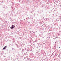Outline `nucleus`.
Masks as SVG:
<instances>
[{"label":"nucleus","instance_id":"obj_1","mask_svg":"<svg viewBox=\"0 0 61 61\" xmlns=\"http://www.w3.org/2000/svg\"><path fill=\"white\" fill-rule=\"evenodd\" d=\"M6 47H7L6 46H5V47H4L3 48V50H4V49H5L6 48Z\"/></svg>","mask_w":61,"mask_h":61},{"label":"nucleus","instance_id":"obj_2","mask_svg":"<svg viewBox=\"0 0 61 61\" xmlns=\"http://www.w3.org/2000/svg\"><path fill=\"white\" fill-rule=\"evenodd\" d=\"M10 28L13 29V27H10Z\"/></svg>","mask_w":61,"mask_h":61},{"label":"nucleus","instance_id":"obj_3","mask_svg":"<svg viewBox=\"0 0 61 61\" xmlns=\"http://www.w3.org/2000/svg\"><path fill=\"white\" fill-rule=\"evenodd\" d=\"M14 26V25H12V27H13V26Z\"/></svg>","mask_w":61,"mask_h":61},{"label":"nucleus","instance_id":"obj_4","mask_svg":"<svg viewBox=\"0 0 61 61\" xmlns=\"http://www.w3.org/2000/svg\"><path fill=\"white\" fill-rule=\"evenodd\" d=\"M15 27V26H14V27Z\"/></svg>","mask_w":61,"mask_h":61},{"label":"nucleus","instance_id":"obj_5","mask_svg":"<svg viewBox=\"0 0 61 61\" xmlns=\"http://www.w3.org/2000/svg\"><path fill=\"white\" fill-rule=\"evenodd\" d=\"M12 27V28H14V26Z\"/></svg>","mask_w":61,"mask_h":61}]
</instances>
